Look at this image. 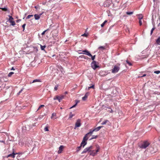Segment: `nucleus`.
Wrapping results in <instances>:
<instances>
[{
  "label": "nucleus",
  "instance_id": "1",
  "mask_svg": "<svg viewBox=\"0 0 160 160\" xmlns=\"http://www.w3.org/2000/svg\"><path fill=\"white\" fill-rule=\"evenodd\" d=\"M120 64L118 63L115 65L112 70V72L113 73L117 72L120 69Z\"/></svg>",
  "mask_w": 160,
  "mask_h": 160
},
{
  "label": "nucleus",
  "instance_id": "2",
  "mask_svg": "<svg viewBox=\"0 0 160 160\" xmlns=\"http://www.w3.org/2000/svg\"><path fill=\"white\" fill-rule=\"evenodd\" d=\"M150 144V143L147 141H144L140 146V148L142 149H145L148 147Z\"/></svg>",
  "mask_w": 160,
  "mask_h": 160
},
{
  "label": "nucleus",
  "instance_id": "3",
  "mask_svg": "<svg viewBox=\"0 0 160 160\" xmlns=\"http://www.w3.org/2000/svg\"><path fill=\"white\" fill-rule=\"evenodd\" d=\"M83 52H84V54H86L89 57H91V59L92 60H93L95 58V55H94L92 56L91 54L90 53V52L88 51L87 50H84L82 51Z\"/></svg>",
  "mask_w": 160,
  "mask_h": 160
},
{
  "label": "nucleus",
  "instance_id": "4",
  "mask_svg": "<svg viewBox=\"0 0 160 160\" xmlns=\"http://www.w3.org/2000/svg\"><path fill=\"white\" fill-rule=\"evenodd\" d=\"M96 148L97 150H96V152H94L93 150V151H91V152L90 153V155H92V156H95L97 153L99 152V150H100V148L99 146L98 145H97L96 146Z\"/></svg>",
  "mask_w": 160,
  "mask_h": 160
},
{
  "label": "nucleus",
  "instance_id": "5",
  "mask_svg": "<svg viewBox=\"0 0 160 160\" xmlns=\"http://www.w3.org/2000/svg\"><path fill=\"white\" fill-rule=\"evenodd\" d=\"M88 138L86 137V136H85L83 137V140L80 144L81 146H82L83 148H84V147L86 145L87 143L86 141L88 140Z\"/></svg>",
  "mask_w": 160,
  "mask_h": 160
},
{
  "label": "nucleus",
  "instance_id": "6",
  "mask_svg": "<svg viewBox=\"0 0 160 160\" xmlns=\"http://www.w3.org/2000/svg\"><path fill=\"white\" fill-rule=\"evenodd\" d=\"M92 149L93 148L92 146H90V147H87L84 149L83 151L82 152V154L86 153L88 152H90L91 151V150H92Z\"/></svg>",
  "mask_w": 160,
  "mask_h": 160
},
{
  "label": "nucleus",
  "instance_id": "7",
  "mask_svg": "<svg viewBox=\"0 0 160 160\" xmlns=\"http://www.w3.org/2000/svg\"><path fill=\"white\" fill-rule=\"evenodd\" d=\"M81 120L80 119H78L75 123V126L74 129H75L77 127H79L81 125Z\"/></svg>",
  "mask_w": 160,
  "mask_h": 160
},
{
  "label": "nucleus",
  "instance_id": "8",
  "mask_svg": "<svg viewBox=\"0 0 160 160\" xmlns=\"http://www.w3.org/2000/svg\"><path fill=\"white\" fill-rule=\"evenodd\" d=\"M91 66L94 69H95L98 66L97 65L96 62L95 61H93L91 63Z\"/></svg>",
  "mask_w": 160,
  "mask_h": 160
},
{
  "label": "nucleus",
  "instance_id": "9",
  "mask_svg": "<svg viewBox=\"0 0 160 160\" xmlns=\"http://www.w3.org/2000/svg\"><path fill=\"white\" fill-rule=\"evenodd\" d=\"M12 150H13V152H12V153L8 155L7 156V158H8L9 157H11L12 158H15V154H17V153H14V149H12Z\"/></svg>",
  "mask_w": 160,
  "mask_h": 160
},
{
  "label": "nucleus",
  "instance_id": "10",
  "mask_svg": "<svg viewBox=\"0 0 160 160\" xmlns=\"http://www.w3.org/2000/svg\"><path fill=\"white\" fill-rule=\"evenodd\" d=\"M64 148V146H60L59 148V150L58 151V154L61 153L62 152V151H63Z\"/></svg>",
  "mask_w": 160,
  "mask_h": 160
},
{
  "label": "nucleus",
  "instance_id": "11",
  "mask_svg": "<svg viewBox=\"0 0 160 160\" xmlns=\"http://www.w3.org/2000/svg\"><path fill=\"white\" fill-rule=\"evenodd\" d=\"M42 13L40 14L39 15L37 14H35L34 16L35 19L36 20H38L40 18V17L42 15Z\"/></svg>",
  "mask_w": 160,
  "mask_h": 160
},
{
  "label": "nucleus",
  "instance_id": "12",
  "mask_svg": "<svg viewBox=\"0 0 160 160\" xmlns=\"http://www.w3.org/2000/svg\"><path fill=\"white\" fill-rule=\"evenodd\" d=\"M89 92L86 93L85 94L84 96L82 98V100L83 101H85L86 99L87 98L88 96L89 95Z\"/></svg>",
  "mask_w": 160,
  "mask_h": 160
},
{
  "label": "nucleus",
  "instance_id": "13",
  "mask_svg": "<svg viewBox=\"0 0 160 160\" xmlns=\"http://www.w3.org/2000/svg\"><path fill=\"white\" fill-rule=\"evenodd\" d=\"M94 129L92 130H90V132L88 133H87V134H86V135H85V136H86V137H87L88 135H91L92 133V132H94Z\"/></svg>",
  "mask_w": 160,
  "mask_h": 160
},
{
  "label": "nucleus",
  "instance_id": "14",
  "mask_svg": "<svg viewBox=\"0 0 160 160\" xmlns=\"http://www.w3.org/2000/svg\"><path fill=\"white\" fill-rule=\"evenodd\" d=\"M102 127V126H99L97 128L94 129V131H98L100 130V129Z\"/></svg>",
  "mask_w": 160,
  "mask_h": 160
},
{
  "label": "nucleus",
  "instance_id": "15",
  "mask_svg": "<svg viewBox=\"0 0 160 160\" xmlns=\"http://www.w3.org/2000/svg\"><path fill=\"white\" fill-rule=\"evenodd\" d=\"M138 17V19H142L143 18V16L142 14H139L137 15Z\"/></svg>",
  "mask_w": 160,
  "mask_h": 160
},
{
  "label": "nucleus",
  "instance_id": "16",
  "mask_svg": "<svg viewBox=\"0 0 160 160\" xmlns=\"http://www.w3.org/2000/svg\"><path fill=\"white\" fill-rule=\"evenodd\" d=\"M7 8L5 7L3 8H0V12H1V10L3 11H7Z\"/></svg>",
  "mask_w": 160,
  "mask_h": 160
},
{
  "label": "nucleus",
  "instance_id": "17",
  "mask_svg": "<svg viewBox=\"0 0 160 160\" xmlns=\"http://www.w3.org/2000/svg\"><path fill=\"white\" fill-rule=\"evenodd\" d=\"M157 43L158 45H160V37H158L156 40Z\"/></svg>",
  "mask_w": 160,
  "mask_h": 160
},
{
  "label": "nucleus",
  "instance_id": "18",
  "mask_svg": "<svg viewBox=\"0 0 160 160\" xmlns=\"http://www.w3.org/2000/svg\"><path fill=\"white\" fill-rule=\"evenodd\" d=\"M74 116V114H72V112H70L69 114V118H71Z\"/></svg>",
  "mask_w": 160,
  "mask_h": 160
},
{
  "label": "nucleus",
  "instance_id": "19",
  "mask_svg": "<svg viewBox=\"0 0 160 160\" xmlns=\"http://www.w3.org/2000/svg\"><path fill=\"white\" fill-rule=\"evenodd\" d=\"M53 99L54 100H58L59 101V96H56L54 97L53 98Z\"/></svg>",
  "mask_w": 160,
  "mask_h": 160
},
{
  "label": "nucleus",
  "instance_id": "20",
  "mask_svg": "<svg viewBox=\"0 0 160 160\" xmlns=\"http://www.w3.org/2000/svg\"><path fill=\"white\" fill-rule=\"evenodd\" d=\"M48 126H46L44 128V130L45 131H49L48 130Z\"/></svg>",
  "mask_w": 160,
  "mask_h": 160
},
{
  "label": "nucleus",
  "instance_id": "21",
  "mask_svg": "<svg viewBox=\"0 0 160 160\" xmlns=\"http://www.w3.org/2000/svg\"><path fill=\"white\" fill-rule=\"evenodd\" d=\"M10 22L11 23V24L12 26H14V25H15V22L13 21L10 20Z\"/></svg>",
  "mask_w": 160,
  "mask_h": 160
},
{
  "label": "nucleus",
  "instance_id": "22",
  "mask_svg": "<svg viewBox=\"0 0 160 160\" xmlns=\"http://www.w3.org/2000/svg\"><path fill=\"white\" fill-rule=\"evenodd\" d=\"M107 22V20H105L104 22L101 24V27H103V26H104L105 24Z\"/></svg>",
  "mask_w": 160,
  "mask_h": 160
},
{
  "label": "nucleus",
  "instance_id": "23",
  "mask_svg": "<svg viewBox=\"0 0 160 160\" xmlns=\"http://www.w3.org/2000/svg\"><path fill=\"white\" fill-rule=\"evenodd\" d=\"M44 105H41L38 108V109L36 111V112L38 111V110H40L42 108L44 107Z\"/></svg>",
  "mask_w": 160,
  "mask_h": 160
},
{
  "label": "nucleus",
  "instance_id": "24",
  "mask_svg": "<svg viewBox=\"0 0 160 160\" xmlns=\"http://www.w3.org/2000/svg\"><path fill=\"white\" fill-rule=\"evenodd\" d=\"M82 147V146H81V145H80V146L78 147L77 148V152H78V151H79V150L81 149Z\"/></svg>",
  "mask_w": 160,
  "mask_h": 160
},
{
  "label": "nucleus",
  "instance_id": "25",
  "mask_svg": "<svg viewBox=\"0 0 160 160\" xmlns=\"http://www.w3.org/2000/svg\"><path fill=\"white\" fill-rule=\"evenodd\" d=\"M41 47V49L42 50H44V48L46 47L45 46H42L41 45H40Z\"/></svg>",
  "mask_w": 160,
  "mask_h": 160
},
{
  "label": "nucleus",
  "instance_id": "26",
  "mask_svg": "<svg viewBox=\"0 0 160 160\" xmlns=\"http://www.w3.org/2000/svg\"><path fill=\"white\" fill-rule=\"evenodd\" d=\"M14 74V72H11L9 73L8 75V76L9 77H10L11 76Z\"/></svg>",
  "mask_w": 160,
  "mask_h": 160
},
{
  "label": "nucleus",
  "instance_id": "27",
  "mask_svg": "<svg viewBox=\"0 0 160 160\" xmlns=\"http://www.w3.org/2000/svg\"><path fill=\"white\" fill-rule=\"evenodd\" d=\"M98 137V136L96 135H93L92 136V137L90 139V140H92L93 139L96 138Z\"/></svg>",
  "mask_w": 160,
  "mask_h": 160
},
{
  "label": "nucleus",
  "instance_id": "28",
  "mask_svg": "<svg viewBox=\"0 0 160 160\" xmlns=\"http://www.w3.org/2000/svg\"><path fill=\"white\" fill-rule=\"evenodd\" d=\"M108 122V120H106L103 122L102 123V125H105V124Z\"/></svg>",
  "mask_w": 160,
  "mask_h": 160
},
{
  "label": "nucleus",
  "instance_id": "29",
  "mask_svg": "<svg viewBox=\"0 0 160 160\" xmlns=\"http://www.w3.org/2000/svg\"><path fill=\"white\" fill-rule=\"evenodd\" d=\"M56 116V114L55 113H53L52 114V116L51 117V119H52L53 117Z\"/></svg>",
  "mask_w": 160,
  "mask_h": 160
},
{
  "label": "nucleus",
  "instance_id": "30",
  "mask_svg": "<svg viewBox=\"0 0 160 160\" xmlns=\"http://www.w3.org/2000/svg\"><path fill=\"white\" fill-rule=\"evenodd\" d=\"M155 28H152V29H151V33H150V34L151 35H152V33H153V31L155 30Z\"/></svg>",
  "mask_w": 160,
  "mask_h": 160
},
{
  "label": "nucleus",
  "instance_id": "31",
  "mask_svg": "<svg viewBox=\"0 0 160 160\" xmlns=\"http://www.w3.org/2000/svg\"><path fill=\"white\" fill-rule=\"evenodd\" d=\"M40 82V80L39 79H35L32 82L33 83V82Z\"/></svg>",
  "mask_w": 160,
  "mask_h": 160
},
{
  "label": "nucleus",
  "instance_id": "32",
  "mask_svg": "<svg viewBox=\"0 0 160 160\" xmlns=\"http://www.w3.org/2000/svg\"><path fill=\"white\" fill-rule=\"evenodd\" d=\"M126 62L129 66L132 65L131 63L128 60H126Z\"/></svg>",
  "mask_w": 160,
  "mask_h": 160
},
{
  "label": "nucleus",
  "instance_id": "33",
  "mask_svg": "<svg viewBox=\"0 0 160 160\" xmlns=\"http://www.w3.org/2000/svg\"><path fill=\"white\" fill-rule=\"evenodd\" d=\"M133 13V12H126V14L128 15H131Z\"/></svg>",
  "mask_w": 160,
  "mask_h": 160
},
{
  "label": "nucleus",
  "instance_id": "34",
  "mask_svg": "<svg viewBox=\"0 0 160 160\" xmlns=\"http://www.w3.org/2000/svg\"><path fill=\"white\" fill-rule=\"evenodd\" d=\"M79 58H83L85 59H86L87 58L86 57V56H85L84 55H81L79 57Z\"/></svg>",
  "mask_w": 160,
  "mask_h": 160
},
{
  "label": "nucleus",
  "instance_id": "35",
  "mask_svg": "<svg viewBox=\"0 0 160 160\" xmlns=\"http://www.w3.org/2000/svg\"><path fill=\"white\" fill-rule=\"evenodd\" d=\"M33 16L32 15H28L27 17L26 18V19H29L31 17H32Z\"/></svg>",
  "mask_w": 160,
  "mask_h": 160
},
{
  "label": "nucleus",
  "instance_id": "36",
  "mask_svg": "<svg viewBox=\"0 0 160 160\" xmlns=\"http://www.w3.org/2000/svg\"><path fill=\"white\" fill-rule=\"evenodd\" d=\"M98 48L102 50H104L105 49V48L104 47L100 46Z\"/></svg>",
  "mask_w": 160,
  "mask_h": 160
},
{
  "label": "nucleus",
  "instance_id": "37",
  "mask_svg": "<svg viewBox=\"0 0 160 160\" xmlns=\"http://www.w3.org/2000/svg\"><path fill=\"white\" fill-rule=\"evenodd\" d=\"M139 25L140 26H141L142 25V19H139Z\"/></svg>",
  "mask_w": 160,
  "mask_h": 160
},
{
  "label": "nucleus",
  "instance_id": "38",
  "mask_svg": "<svg viewBox=\"0 0 160 160\" xmlns=\"http://www.w3.org/2000/svg\"><path fill=\"white\" fill-rule=\"evenodd\" d=\"M91 88H94V85H93L92 86L89 87L88 88V90H89Z\"/></svg>",
  "mask_w": 160,
  "mask_h": 160
},
{
  "label": "nucleus",
  "instance_id": "39",
  "mask_svg": "<svg viewBox=\"0 0 160 160\" xmlns=\"http://www.w3.org/2000/svg\"><path fill=\"white\" fill-rule=\"evenodd\" d=\"M152 148H149V150L150 151V152L152 153H154L156 152V151H152V150L151 149Z\"/></svg>",
  "mask_w": 160,
  "mask_h": 160
},
{
  "label": "nucleus",
  "instance_id": "40",
  "mask_svg": "<svg viewBox=\"0 0 160 160\" xmlns=\"http://www.w3.org/2000/svg\"><path fill=\"white\" fill-rule=\"evenodd\" d=\"M58 87V85H57L55 87L54 89L55 91H56L57 90Z\"/></svg>",
  "mask_w": 160,
  "mask_h": 160
},
{
  "label": "nucleus",
  "instance_id": "41",
  "mask_svg": "<svg viewBox=\"0 0 160 160\" xmlns=\"http://www.w3.org/2000/svg\"><path fill=\"white\" fill-rule=\"evenodd\" d=\"M154 72L157 74H158L160 73V71H154Z\"/></svg>",
  "mask_w": 160,
  "mask_h": 160
},
{
  "label": "nucleus",
  "instance_id": "42",
  "mask_svg": "<svg viewBox=\"0 0 160 160\" xmlns=\"http://www.w3.org/2000/svg\"><path fill=\"white\" fill-rule=\"evenodd\" d=\"M26 130H29V129H30V128H29L28 125H27L26 127Z\"/></svg>",
  "mask_w": 160,
  "mask_h": 160
},
{
  "label": "nucleus",
  "instance_id": "43",
  "mask_svg": "<svg viewBox=\"0 0 160 160\" xmlns=\"http://www.w3.org/2000/svg\"><path fill=\"white\" fill-rule=\"evenodd\" d=\"M87 34H86V33H84L83 34H82V36H84V37H87Z\"/></svg>",
  "mask_w": 160,
  "mask_h": 160
},
{
  "label": "nucleus",
  "instance_id": "44",
  "mask_svg": "<svg viewBox=\"0 0 160 160\" xmlns=\"http://www.w3.org/2000/svg\"><path fill=\"white\" fill-rule=\"evenodd\" d=\"M25 26H26L25 24H24L22 25V27L23 28V31L25 29Z\"/></svg>",
  "mask_w": 160,
  "mask_h": 160
},
{
  "label": "nucleus",
  "instance_id": "45",
  "mask_svg": "<svg viewBox=\"0 0 160 160\" xmlns=\"http://www.w3.org/2000/svg\"><path fill=\"white\" fill-rule=\"evenodd\" d=\"M77 105L76 104H75L74 105H73V106H72V107H70V109H71L73 108H74Z\"/></svg>",
  "mask_w": 160,
  "mask_h": 160
},
{
  "label": "nucleus",
  "instance_id": "46",
  "mask_svg": "<svg viewBox=\"0 0 160 160\" xmlns=\"http://www.w3.org/2000/svg\"><path fill=\"white\" fill-rule=\"evenodd\" d=\"M75 102L76 103L75 104H76L77 105V104L79 102V101L76 100H75Z\"/></svg>",
  "mask_w": 160,
  "mask_h": 160
},
{
  "label": "nucleus",
  "instance_id": "47",
  "mask_svg": "<svg viewBox=\"0 0 160 160\" xmlns=\"http://www.w3.org/2000/svg\"><path fill=\"white\" fill-rule=\"evenodd\" d=\"M24 89L23 88H22L19 92L18 93V95H19L21 92H22V90H23V89Z\"/></svg>",
  "mask_w": 160,
  "mask_h": 160
},
{
  "label": "nucleus",
  "instance_id": "48",
  "mask_svg": "<svg viewBox=\"0 0 160 160\" xmlns=\"http://www.w3.org/2000/svg\"><path fill=\"white\" fill-rule=\"evenodd\" d=\"M48 29H47L46 30H45V31H43V32L42 33V35H44V34H45V32L46 31H48Z\"/></svg>",
  "mask_w": 160,
  "mask_h": 160
},
{
  "label": "nucleus",
  "instance_id": "49",
  "mask_svg": "<svg viewBox=\"0 0 160 160\" xmlns=\"http://www.w3.org/2000/svg\"><path fill=\"white\" fill-rule=\"evenodd\" d=\"M13 19V18L12 17V16H9V20L10 21V20H12Z\"/></svg>",
  "mask_w": 160,
  "mask_h": 160
},
{
  "label": "nucleus",
  "instance_id": "50",
  "mask_svg": "<svg viewBox=\"0 0 160 160\" xmlns=\"http://www.w3.org/2000/svg\"><path fill=\"white\" fill-rule=\"evenodd\" d=\"M34 8L36 9L37 10L38 8L39 9V8L38 6H35Z\"/></svg>",
  "mask_w": 160,
  "mask_h": 160
},
{
  "label": "nucleus",
  "instance_id": "51",
  "mask_svg": "<svg viewBox=\"0 0 160 160\" xmlns=\"http://www.w3.org/2000/svg\"><path fill=\"white\" fill-rule=\"evenodd\" d=\"M60 98H62V99L63 98H64V96H63V95H61L60 96H59Z\"/></svg>",
  "mask_w": 160,
  "mask_h": 160
},
{
  "label": "nucleus",
  "instance_id": "52",
  "mask_svg": "<svg viewBox=\"0 0 160 160\" xmlns=\"http://www.w3.org/2000/svg\"><path fill=\"white\" fill-rule=\"evenodd\" d=\"M59 102H61V101L62 100V98H61L59 96Z\"/></svg>",
  "mask_w": 160,
  "mask_h": 160
},
{
  "label": "nucleus",
  "instance_id": "53",
  "mask_svg": "<svg viewBox=\"0 0 160 160\" xmlns=\"http://www.w3.org/2000/svg\"><path fill=\"white\" fill-rule=\"evenodd\" d=\"M59 102H61V101L62 100V98H61L59 96Z\"/></svg>",
  "mask_w": 160,
  "mask_h": 160
},
{
  "label": "nucleus",
  "instance_id": "54",
  "mask_svg": "<svg viewBox=\"0 0 160 160\" xmlns=\"http://www.w3.org/2000/svg\"><path fill=\"white\" fill-rule=\"evenodd\" d=\"M146 76V74H144L143 75V76H141V77H144Z\"/></svg>",
  "mask_w": 160,
  "mask_h": 160
},
{
  "label": "nucleus",
  "instance_id": "55",
  "mask_svg": "<svg viewBox=\"0 0 160 160\" xmlns=\"http://www.w3.org/2000/svg\"><path fill=\"white\" fill-rule=\"evenodd\" d=\"M15 69H14L13 67H12L11 69V70H14Z\"/></svg>",
  "mask_w": 160,
  "mask_h": 160
},
{
  "label": "nucleus",
  "instance_id": "56",
  "mask_svg": "<svg viewBox=\"0 0 160 160\" xmlns=\"http://www.w3.org/2000/svg\"><path fill=\"white\" fill-rule=\"evenodd\" d=\"M36 123H35L33 124V126H35L36 125Z\"/></svg>",
  "mask_w": 160,
  "mask_h": 160
},
{
  "label": "nucleus",
  "instance_id": "57",
  "mask_svg": "<svg viewBox=\"0 0 160 160\" xmlns=\"http://www.w3.org/2000/svg\"><path fill=\"white\" fill-rule=\"evenodd\" d=\"M83 53L84 54V53H83L82 52H79V54H83Z\"/></svg>",
  "mask_w": 160,
  "mask_h": 160
},
{
  "label": "nucleus",
  "instance_id": "58",
  "mask_svg": "<svg viewBox=\"0 0 160 160\" xmlns=\"http://www.w3.org/2000/svg\"><path fill=\"white\" fill-rule=\"evenodd\" d=\"M68 93V92H65V94H67Z\"/></svg>",
  "mask_w": 160,
  "mask_h": 160
},
{
  "label": "nucleus",
  "instance_id": "59",
  "mask_svg": "<svg viewBox=\"0 0 160 160\" xmlns=\"http://www.w3.org/2000/svg\"><path fill=\"white\" fill-rule=\"evenodd\" d=\"M111 112H113V111H112V109H111Z\"/></svg>",
  "mask_w": 160,
  "mask_h": 160
},
{
  "label": "nucleus",
  "instance_id": "60",
  "mask_svg": "<svg viewBox=\"0 0 160 160\" xmlns=\"http://www.w3.org/2000/svg\"><path fill=\"white\" fill-rule=\"evenodd\" d=\"M34 149V148H33V149H32V150H33Z\"/></svg>",
  "mask_w": 160,
  "mask_h": 160
},
{
  "label": "nucleus",
  "instance_id": "61",
  "mask_svg": "<svg viewBox=\"0 0 160 160\" xmlns=\"http://www.w3.org/2000/svg\"><path fill=\"white\" fill-rule=\"evenodd\" d=\"M60 109H62V107H61V108H60Z\"/></svg>",
  "mask_w": 160,
  "mask_h": 160
},
{
  "label": "nucleus",
  "instance_id": "62",
  "mask_svg": "<svg viewBox=\"0 0 160 160\" xmlns=\"http://www.w3.org/2000/svg\"><path fill=\"white\" fill-rule=\"evenodd\" d=\"M153 1H155V0H153Z\"/></svg>",
  "mask_w": 160,
  "mask_h": 160
},
{
  "label": "nucleus",
  "instance_id": "63",
  "mask_svg": "<svg viewBox=\"0 0 160 160\" xmlns=\"http://www.w3.org/2000/svg\"><path fill=\"white\" fill-rule=\"evenodd\" d=\"M159 87H160V86H159Z\"/></svg>",
  "mask_w": 160,
  "mask_h": 160
}]
</instances>
